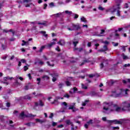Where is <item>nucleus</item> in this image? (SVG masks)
<instances>
[{
	"label": "nucleus",
	"mask_w": 130,
	"mask_h": 130,
	"mask_svg": "<svg viewBox=\"0 0 130 130\" xmlns=\"http://www.w3.org/2000/svg\"><path fill=\"white\" fill-rule=\"evenodd\" d=\"M78 43H79L78 41H75V42L74 41L73 42V44L74 45V47H76L77 46V44H78Z\"/></svg>",
	"instance_id": "nucleus-28"
},
{
	"label": "nucleus",
	"mask_w": 130,
	"mask_h": 130,
	"mask_svg": "<svg viewBox=\"0 0 130 130\" xmlns=\"http://www.w3.org/2000/svg\"><path fill=\"white\" fill-rule=\"evenodd\" d=\"M20 61L21 62H22V63H26V60H25V59H21V60H20Z\"/></svg>",
	"instance_id": "nucleus-39"
},
{
	"label": "nucleus",
	"mask_w": 130,
	"mask_h": 130,
	"mask_svg": "<svg viewBox=\"0 0 130 130\" xmlns=\"http://www.w3.org/2000/svg\"><path fill=\"white\" fill-rule=\"evenodd\" d=\"M87 124H93V120L90 119L86 122Z\"/></svg>",
	"instance_id": "nucleus-22"
},
{
	"label": "nucleus",
	"mask_w": 130,
	"mask_h": 130,
	"mask_svg": "<svg viewBox=\"0 0 130 130\" xmlns=\"http://www.w3.org/2000/svg\"><path fill=\"white\" fill-rule=\"evenodd\" d=\"M65 13L68 15H71V14H73V12L66 10L65 11Z\"/></svg>",
	"instance_id": "nucleus-24"
},
{
	"label": "nucleus",
	"mask_w": 130,
	"mask_h": 130,
	"mask_svg": "<svg viewBox=\"0 0 130 130\" xmlns=\"http://www.w3.org/2000/svg\"><path fill=\"white\" fill-rule=\"evenodd\" d=\"M74 106H70V107L68 108V109H69V110H73V109H74Z\"/></svg>",
	"instance_id": "nucleus-55"
},
{
	"label": "nucleus",
	"mask_w": 130,
	"mask_h": 130,
	"mask_svg": "<svg viewBox=\"0 0 130 130\" xmlns=\"http://www.w3.org/2000/svg\"><path fill=\"white\" fill-rule=\"evenodd\" d=\"M47 79V80H48L49 79V77H48L47 75H44L42 77V79Z\"/></svg>",
	"instance_id": "nucleus-34"
},
{
	"label": "nucleus",
	"mask_w": 130,
	"mask_h": 130,
	"mask_svg": "<svg viewBox=\"0 0 130 130\" xmlns=\"http://www.w3.org/2000/svg\"><path fill=\"white\" fill-rule=\"evenodd\" d=\"M29 68H28V67L27 66H24V72H26V71H27V70H28Z\"/></svg>",
	"instance_id": "nucleus-47"
},
{
	"label": "nucleus",
	"mask_w": 130,
	"mask_h": 130,
	"mask_svg": "<svg viewBox=\"0 0 130 130\" xmlns=\"http://www.w3.org/2000/svg\"><path fill=\"white\" fill-rule=\"evenodd\" d=\"M83 48H78V51L79 52H81V51H82V50H83Z\"/></svg>",
	"instance_id": "nucleus-56"
},
{
	"label": "nucleus",
	"mask_w": 130,
	"mask_h": 130,
	"mask_svg": "<svg viewBox=\"0 0 130 130\" xmlns=\"http://www.w3.org/2000/svg\"><path fill=\"white\" fill-rule=\"evenodd\" d=\"M6 106H7V107H10V106H11V103H6Z\"/></svg>",
	"instance_id": "nucleus-60"
},
{
	"label": "nucleus",
	"mask_w": 130,
	"mask_h": 130,
	"mask_svg": "<svg viewBox=\"0 0 130 130\" xmlns=\"http://www.w3.org/2000/svg\"><path fill=\"white\" fill-rule=\"evenodd\" d=\"M24 99H28V100H31V97L29 96L26 95L24 96Z\"/></svg>",
	"instance_id": "nucleus-29"
},
{
	"label": "nucleus",
	"mask_w": 130,
	"mask_h": 130,
	"mask_svg": "<svg viewBox=\"0 0 130 130\" xmlns=\"http://www.w3.org/2000/svg\"><path fill=\"white\" fill-rule=\"evenodd\" d=\"M50 7H54V3L53 2H51L49 4Z\"/></svg>",
	"instance_id": "nucleus-48"
},
{
	"label": "nucleus",
	"mask_w": 130,
	"mask_h": 130,
	"mask_svg": "<svg viewBox=\"0 0 130 130\" xmlns=\"http://www.w3.org/2000/svg\"><path fill=\"white\" fill-rule=\"evenodd\" d=\"M85 62H90V60H87V59L84 60L83 61L81 64H80L79 65L80 67H82V66H84Z\"/></svg>",
	"instance_id": "nucleus-13"
},
{
	"label": "nucleus",
	"mask_w": 130,
	"mask_h": 130,
	"mask_svg": "<svg viewBox=\"0 0 130 130\" xmlns=\"http://www.w3.org/2000/svg\"><path fill=\"white\" fill-rule=\"evenodd\" d=\"M116 3H119L117 4L116 8H112L110 9L107 10L106 12H109L110 13L113 14L114 13H115V12H116L117 10H120V3H121V0H116Z\"/></svg>",
	"instance_id": "nucleus-2"
},
{
	"label": "nucleus",
	"mask_w": 130,
	"mask_h": 130,
	"mask_svg": "<svg viewBox=\"0 0 130 130\" xmlns=\"http://www.w3.org/2000/svg\"><path fill=\"white\" fill-rule=\"evenodd\" d=\"M89 94L91 97H93V96H97V95H98V94L95 91H91Z\"/></svg>",
	"instance_id": "nucleus-12"
},
{
	"label": "nucleus",
	"mask_w": 130,
	"mask_h": 130,
	"mask_svg": "<svg viewBox=\"0 0 130 130\" xmlns=\"http://www.w3.org/2000/svg\"><path fill=\"white\" fill-rule=\"evenodd\" d=\"M1 47H2V49H1V50H6V49H7V45H5L3 43H1Z\"/></svg>",
	"instance_id": "nucleus-10"
},
{
	"label": "nucleus",
	"mask_w": 130,
	"mask_h": 130,
	"mask_svg": "<svg viewBox=\"0 0 130 130\" xmlns=\"http://www.w3.org/2000/svg\"><path fill=\"white\" fill-rule=\"evenodd\" d=\"M66 123L67 125H71V126H74L73 122H71V120L68 119L66 120Z\"/></svg>",
	"instance_id": "nucleus-7"
},
{
	"label": "nucleus",
	"mask_w": 130,
	"mask_h": 130,
	"mask_svg": "<svg viewBox=\"0 0 130 130\" xmlns=\"http://www.w3.org/2000/svg\"><path fill=\"white\" fill-rule=\"evenodd\" d=\"M82 89H84L85 90H87V89H88V87L84 86V84L82 85Z\"/></svg>",
	"instance_id": "nucleus-35"
},
{
	"label": "nucleus",
	"mask_w": 130,
	"mask_h": 130,
	"mask_svg": "<svg viewBox=\"0 0 130 130\" xmlns=\"http://www.w3.org/2000/svg\"><path fill=\"white\" fill-rule=\"evenodd\" d=\"M33 124V123L32 122H28V123H25V125H27V126H31V124Z\"/></svg>",
	"instance_id": "nucleus-31"
},
{
	"label": "nucleus",
	"mask_w": 130,
	"mask_h": 130,
	"mask_svg": "<svg viewBox=\"0 0 130 130\" xmlns=\"http://www.w3.org/2000/svg\"><path fill=\"white\" fill-rule=\"evenodd\" d=\"M0 108H2V109H6V108L4 107V105H3V104L0 105Z\"/></svg>",
	"instance_id": "nucleus-62"
},
{
	"label": "nucleus",
	"mask_w": 130,
	"mask_h": 130,
	"mask_svg": "<svg viewBox=\"0 0 130 130\" xmlns=\"http://www.w3.org/2000/svg\"><path fill=\"white\" fill-rule=\"evenodd\" d=\"M62 105H64V106H66V107H67V106H68V104L67 103V102H64L62 103Z\"/></svg>",
	"instance_id": "nucleus-41"
},
{
	"label": "nucleus",
	"mask_w": 130,
	"mask_h": 130,
	"mask_svg": "<svg viewBox=\"0 0 130 130\" xmlns=\"http://www.w3.org/2000/svg\"><path fill=\"white\" fill-rule=\"evenodd\" d=\"M65 84L66 86H67V87H69V86H71V85H72V83H71V82L69 81H66L65 82Z\"/></svg>",
	"instance_id": "nucleus-17"
},
{
	"label": "nucleus",
	"mask_w": 130,
	"mask_h": 130,
	"mask_svg": "<svg viewBox=\"0 0 130 130\" xmlns=\"http://www.w3.org/2000/svg\"><path fill=\"white\" fill-rule=\"evenodd\" d=\"M15 40H16V38H11L10 39V41H15Z\"/></svg>",
	"instance_id": "nucleus-54"
},
{
	"label": "nucleus",
	"mask_w": 130,
	"mask_h": 130,
	"mask_svg": "<svg viewBox=\"0 0 130 130\" xmlns=\"http://www.w3.org/2000/svg\"><path fill=\"white\" fill-rule=\"evenodd\" d=\"M100 69H103V68H104V64H103V63H101L100 65Z\"/></svg>",
	"instance_id": "nucleus-36"
},
{
	"label": "nucleus",
	"mask_w": 130,
	"mask_h": 130,
	"mask_svg": "<svg viewBox=\"0 0 130 130\" xmlns=\"http://www.w3.org/2000/svg\"><path fill=\"white\" fill-rule=\"evenodd\" d=\"M63 97L64 98H70V95L68 93H66Z\"/></svg>",
	"instance_id": "nucleus-27"
},
{
	"label": "nucleus",
	"mask_w": 130,
	"mask_h": 130,
	"mask_svg": "<svg viewBox=\"0 0 130 130\" xmlns=\"http://www.w3.org/2000/svg\"><path fill=\"white\" fill-rule=\"evenodd\" d=\"M80 20L81 22H83L84 23H87V20H86V18L84 16L81 18Z\"/></svg>",
	"instance_id": "nucleus-15"
},
{
	"label": "nucleus",
	"mask_w": 130,
	"mask_h": 130,
	"mask_svg": "<svg viewBox=\"0 0 130 130\" xmlns=\"http://www.w3.org/2000/svg\"><path fill=\"white\" fill-rule=\"evenodd\" d=\"M125 47H126L125 46H123L122 47V50H123L124 52H125L126 50Z\"/></svg>",
	"instance_id": "nucleus-46"
},
{
	"label": "nucleus",
	"mask_w": 130,
	"mask_h": 130,
	"mask_svg": "<svg viewBox=\"0 0 130 130\" xmlns=\"http://www.w3.org/2000/svg\"><path fill=\"white\" fill-rule=\"evenodd\" d=\"M89 100H85L84 102L82 103V106H86L87 103H89Z\"/></svg>",
	"instance_id": "nucleus-19"
},
{
	"label": "nucleus",
	"mask_w": 130,
	"mask_h": 130,
	"mask_svg": "<svg viewBox=\"0 0 130 130\" xmlns=\"http://www.w3.org/2000/svg\"><path fill=\"white\" fill-rule=\"evenodd\" d=\"M57 102H58V101L56 99H55V100H54L53 102L51 103V104H55L56 103H57Z\"/></svg>",
	"instance_id": "nucleus-25"
},
{
	"label": "nucleus",
	"mask_w": 130,
	"mask_h": 130,
	"mask_svg": "<svg viewBox=\"0 0 130 130\" xmlns=\"http://www.w3.org/2000/svg\"><path fill=\"white\" fill-rule=\"evenodd\" d=\"M27 76L29 78V80H32V76H31V74L29 73Z\"/></svg>",
	"instance_id": "nucleus-44"
},
{
	"label": "nucleus",
	"mask_w": 130,
	"mask_h": 130,
	"mask_svg": "<svg viewBox=\"0 0 130 130\" xmlns=\"http://www.w3.org/2000/svg\"><path fill=\"white\" fill-rule=\"evenodd\" d=\"M104 32H105V30H104V29H101V30L100 34H103V33H104Z\"/></svg>",
	"instance_id": "nucleus-63"
},
{
	"label": "nucleus",
	"mask_w": 130,
	"mask_h": 130,
	"mask_svg": "<svg viewBox=\"0 0 130 130\" xmlns=\"http://www.w3.org/2000/svg\"><path fill=\"white\" fill-rule=\"evenodd\" d=\"M116 81L113 80H111V84L112 85H113V84H114V83H115Z\"/></svg>",
	"instance_id": "nucleus-58"
},
{
	"label": "nucleus",
	"mask_w": 130,
	"mask_h": 130,
	"mask_svg": "<svg viewBox=\"0 0 130 130\" xmlns=\"http://www.w3.org/2000/svg\"><path fill=\"white\" fill-rule=\"evenodd\" d=\"M39 106V103H37V102H35V106L34 107V108L35 109V107H37Z\"/></svg>",
	"instance_id": "nucleus-33"
},
{
	"label": "nucleus",
	"mask_w": 130,
	"mask_h": 130,
	"mask_svg": "<svg viewBox=\"0 0 130 130\" xmlns=\"http://www.w3.org/2000/svg\"><path fill=\"white\" fill-rule=\"evenodd\" d=\"M47 63L49 67H54V64H51V63L48 61H47Z\"/></svg>",
	"instance_id": "nucleus-30"
},
{
	"label": "nucleus",
	"mask_w": 130,
	"mask_h": 130,
	"mask_svg": "<svg viewBox=\"0 0 130 130\" xmlns=\"http://www.w3.org/2000/svg\"><path fill=\"white\" fill-rule=\"evenodd\" d=\"M76 92H78V88L76 87H73V92L76 93Z\"/></svg>",
	"instance_id": "nucleus-32"
},
{
	"label": "nucleus",
	"mask_w": 130,
	"mask_h": 130,
	"mask_svg": "<svg viewBox=\"0 0 130 130\" xmlns=\"http://www.w3.org/2000/svg\"><path fill=\"white\" fill-rule=\"evenodd\" d=\"M56 50H57V51H58V52H59L60 51V49L59 48V47L57 46V48H56Z\"/></svg>",
	"instance_id": "nucleus-61"
},
{
	"label": "nucleus",
	"mask_w": 130,
	"mask_h": 130,
	"mask_svg": "<svg viewBox=\"0 0 130 130\" xmlns=\"http://www.w3.org/2000/svg\"><path fill=\"white\" fill-rule=\"evenodd\" d=\"M57 124V123L55 122H52V126H55Z\"/></svg>",
	"instance_id": "nucleus-49"
},
{
	"label": "nucleus",
	"mask_w": 130,
	"mask_h": 130,
	"mask_svg": "<svg viewBox=\"0 0 130 130\" xmlns=\"http://www.w3.org/2000/svg\"><path fill=\"white\" fill-rule=\"evenodd\" d=\"M128 4H127V3H126V4H125V5H124V8H125V9H127L128 8Z\"/></svg>",
	"instance_id": "nucleus-43"
},
{
	"label": "nucleus",
	"mask_w": 130,
	"mask_h": 130,
	"mask_svg": "<svg viewBox=\"0 0 130 130\" xmlns=\"http://www.w3.org/2000/svg\"><path fill=\"white\" fill-rule=\"evenodd\" d=\"M116 15L118 16V17H120V11H119L118 9L117 11Z\"/></svg>",
	"instance_id": "nucleus-26"
},
{
	"label": "nucleus",
	"mask_w": 130,
	"mask_h": 130,
	"mask_svg": "<svg viewBox=\"0 0 130 130\" xmlns=\"http://www.w3.org/2000/svg\"><path fill=\"white\" fill-rule=\"evenodd\" d=\"M55 42H52L50 44H48V47L50 48L52 47V45H55Z\"/></svg>",
	"instance_id": "nucleus-14"
},
{
	"label": "nucleus",
	"mask_w": 130,
	"mask_h": 130,
	"mask_svg": "<svg viewBox=\"0 0 130 130\" xmlns=\"http://www.w3.org/2000/svg\"><path fill=\"white\" fill-rule=\"evenodd\" d=\"M64 86V84L63 82H59L58 84V87L59 89H62V88Z\"/></svg>",
	"instance_id": "nucleus-11"
},
{
	"label": "nucleus",
	"mask_w": 130,
	"mask_h": 130,
	"mask_svg": "<svg viewBox=\"0 0 130 130\" xmlns=\"http://www.w3.org/2000/svg\"><path fill=\"white\" fill-rule=\"evenodd\" d=\"M99 10H100V11H104V8L101 6H100L99 7Z\"/></svg>",
	"instance_id": "nucleus-50"
},
{
	"label": "nucleus",
	"mask_w": 130,
	"mask_h": 130,
	"mask_svg": "<svg viewBox=\"0 0 130 130\" xmlns=\"http://www.w3.org/2000/svg\"><path fill=\"white\" fill-rule=\"evenodd\" d=\"M72 27L74 28V30H76L78 31V30H80L81 29V26H80V24H75L74 23L72 24Z\"/></svg>",
	"instance_id": "nucleus-5"
},
{
	"label": "nucleus",
	"mask_w": 130,
	"mask_h": 130,
	"mask_svg": "<svg viewBox=\"0 0 130 130\" xmlns=\"http://www.w3.org/2000/svg\"><path fill=\"white\" fill-rule=\"evenodd\" d=\"M88 124H87V123H86V124H84V127H85V128H88V127H89V125Z\"/></svg>",
	"instance_id": "nucleus-57"
},
{
	"label": "nucleus",
	"mask_w": 130,
	"mask_h": 130,
	"mask_svg": "<svg viewBox=\"0 0 130 130\" xmlns=\"http://www.w3.org/2000/svg\"><path fill=\"white\" fill-rule=\"evenodd\" d=\"M78 18H79V15L75 14L74 15V19H78Z\"/></svg>",
	"instance_id": "nucleus-40"
},
{
	"label": "nucleus",
	"mask_w": 130,
	"mask_h": 130,
	"mask_svg": "<svg viewBox=\"0 0 130 130\" xmlns=\"http://www.w3.org/2000/svg\"><path fill=\"white\" fill-rule=\"evenodd\" d=\"M57 127H58V128H61V127H63V125L62 124L58 125Z\"/></svg>",
	"instance_id": "nucleus-52"
},
{
	"label": "nucleus",
	"mask_w": 130,
	"mask_h": 130,
	"mask_svg": "<svg viewBox=\"0 0 130 130\" xmlns=\"http://www.w3.org/2000/svg\"><path fill=\"white\" fill-rule=\"evenodd\" d=\"M38 25H43L44 26H47V24H46V21H44V22H38Z\"/></svg>",
	"instance_id": "nucleus-18"
},
{
	"label": "nucleus",
	"mask_w": 130,
	"mask_h": 130,
	"mask_svg": "<svg viewBox=\"0 0 130 130\" xmlns=\"http://www.w3.org/2000/svg\"><path fill=\"white\" fill-rule=\"evenodd\" d=\"M32 2V0H23V3H30Z\"/></svg>",
	"instance_id": "nucleus-51"
},
{
	"label": "nucleus",
	"mask_w": 130,
	"mask_h": 130,
	"mask_svg": "<svg viewBox=\"0 0 130 130\" xmlns=\"http://www.w3.org/2000/svg\"><path fill=\"white\" fill-rule=\"evenodd\" d=\"M41 34L43 35V36L45 37L46 38H48V35L46 34V31H40Z\"/></svg>",
	"instance_id": "nucleus-8"
},
{
	"label": "nucleus",
	"mask_w": 130,
	"mask_h": 130,
	"mask_svg": "<svg viewBox=\"0 0 130 130\" xmlns=\"http://www.w3.org/2000/svg\"><path fill=\"white\" fill-rule=\"evenodd\" d=\"M103 48H104V50L105 51H107V50H108V47H107V45H105L103 46Z\"/></svg>",
	"instance_id": "nucleus-23"
},
{
	"label": "nucleus",
	"mask_w": 130,
	"mask_h": 130,
	"mask_svg": "<svg viewBox=\"0 0 130 130\" xmlns=\"http://www.w3.org/2000/svg\"><path fill=\"white\" fill-rule=\"evenodd\" d=\"M124 68H127V67H130V64L128 63V64H125L124 65Z\"/></svg>",
	"instance_id": "nucleus-59"
},
{
	"label": "nucleus",
	"mask_w": 130,
	"mask_h": 130,
	"mask_svg": "<svg viewBox=\"0 0 130 130\" xmlns=\"http://www.w3.org/2000/svg\"><path fill=\"white\" fill-rule=\"evenodd\" d=\"M108 123H114V124H122V122L118 121L117 119L108 120Z\"/></svg>",
	"instance_id": "nucleus-4"
},
{
	"label": "nucleus",
	"mask_w": 130,
	"mask_h": 130,
	"mask_svg": "<svg viewBox=\"0 0 130 130\" xmlns=\"http://www.w3.org/2000/svg\"><path fill=\"white\" fill-rule=\"evenodd\" d=\"M60 15H61V13H57L56 14H54V16H55V17H57V18H58V17H59Z\"/></svg>",
	"instance_id": "nucleus-45"
},
{
	"label": "nucleus",
	"mask_w": 130,
	"mask_h": 130,
	"mask_svg": "<svg viewBox=\"0 0 130 130\" xmlns=\"http://www.w3.org/2000/svg\"><path fill=\"white\" fill-rule=\"evenodd\" d=\"M113 129L115 130V129H119V126H116V127H112Z\"/></svg>",
	"instance_id": "nucleus-42"
},
{
	"label": "nucleus",
	"mask_w": 130,
	"mask_h": 130,
	"mask_svg": "<svg viewBox=\"0 0 130 130\" xmlns=\"http://www.w3.org/2000/svg\"><path fill=\"white\" fill-rule=\"evenodd\" d=\"M39 103L40 106H41V107L44 106V103L41 100H39Z\"/></svg>",
	"instance_id": "nucleus-20"
},
{
	"label": "nucleus",
	"mask_w": 130,
	"mask_h": 130,
	"mask_svg": "<svg viewBox=\"0 0 130 130\" xmlns=\"http://www.w3.org/2000/svg\"><path fill=\"white\" fill-rule=\"evenodd\" d=\"M19 116L20 117H22V118H25V117H35V116H36V115H32V114H29L28 116L25 114V112L23 111L19 114Z\"/></svg>",
	"instance_id": "nucleus-3"
},
{
	"label": "nucleus",
	"mask_w": 130,
	"mask_h": 130,
	"mask_svg": "<svg viewBox=\"0 0 130 130\" xmlns=\"http://www.w3.org/2000/svg\"><path fill=\"white\" fill-rule=\"evenodd\" d=\"M57 44H59V45H64L66 44V42L63 40H60L58 42Z\"/></svg>",
	"instance_id": "nucleus-9"
},
{
	"label": "nucleus",
	"mask_w": 130,
	"mask_h": 130,
	"mask_svg": "<svg viewBox=\"0 0 130 130\" xmlns=\"http://www.w3.org/2000/svg\"><path fill=\"white\" fill-rule=\"evenodd\" d=\"M6 123H8V124H9L11 127H14V126H15V125L13 124V123H14L13 120H10L9 121H6Z\"/></svg>",
	"instance_id": "nucleus-6"
},
{
	"label": "nucleus",
	"mask_w": 130,
	"mask_h": 130,
	"mask_svg": "<svg viewBox=\"0 0 130 130\" xmlns=\"http://www.w3.org/2000/svg\"><path fill=\"white\" fill-rule=\"evenodd\" d=\"M100 45V44H96L94 45V46H95V48H94V49H98V46H99Z\"/></svg>",
	"instance_id": "nucleus-37"
},
{
	"label": "nucleus",
	"mask_w": 130,
	"mask_h": 130,
	"mask_svg": "<svg viewBox=\"0 0 130 130\" xmlns=\"http://www.w3.org/2000/svg\"><path fill=\"white\" fill-rule=\"evenodd\" d=\"M103 109L104 110H106L107 111L109 110L111 107H113L115 109H111L110 111L111 112H120V111H130V103H128L125 105L123 106V107L121 108V107H118V106L116 104L113 105V102H110L108 103L107 102H104L103 103Z\"/></svg>",
	"instance_id": "nucleus-1"
},
{
	"label": "nucleus",
	"mask_w": 130,
	"mask_h": 130,
	"mask_svg": "<svg viewBox=\"0 0 130 130\" xmlns=\"http://www.w3.org/2000/svg\"><path fill=\"white\" fill-rule=\"evenodd\" d=\"M93 77H95V75H93V74H90V75H89V78H93Z\"/></svg>",
	"instance_id": "nucleus-64"
},
{
	"label": "nucleus",
	"mask_w": 130,
	"mask_h": 130,
	"mask_svg": "<svg viewBox=\"0 0 130 130\" xmlns=\"http://www.w3.org/2000/svg\"><path fill=\"white\" fill-rule=\"evenodd\" d=\"M37 81H38V85H39L40 84V82H41V78H37Z\"/></svg>",
	"instance_id": "nucleus-38"
},
{
	"label": "nucleus",
	"mask_w": 130,
	"mask_h": 130,
	"mask_svg": "<svg viewBox=\"0 0 130 130\" xmlns=\"http://www.w3.org/2000/svg\"><path fill=\"white\" fill-rule=\"evenodd\" d=\"M14 79L13 77H10V76H7L4 78V80L7 81V80H13Z\"/></svg>",
	"instance_id": "nucleus-16"
},
{
	"label": "nucleus",
	"mask_w": 130,
	"mask_h": 130,
	"mask_svg": "<svg viewBox=\"0 0 130 130\" xmlns=\"http://www.w3.org/2000/svg\"><path fill=\"white\" fill-rule=\"evenodd\" d=\"M45 48V46H43L41 47L40 49L39 50V52H42L43 51V49Z\"/></svg>",
	"instance_id": "nucleus-21"
},
{
	"label": "nucleus",
	"mask_w": 130,
	"mask_h": 130,
	"mask_svg": "<svg viewBox=\"0 0 130 130\" xmlns=\"http://www.w3.org/2000/svg\"><path fill=\"white\" fill-rule=\"evenodd\" d=\"M52 117H53V113H51L50 116H49V118H52Z\"/></svg>",
	"instance_id": "nucleus-53"
}]
</instances>
